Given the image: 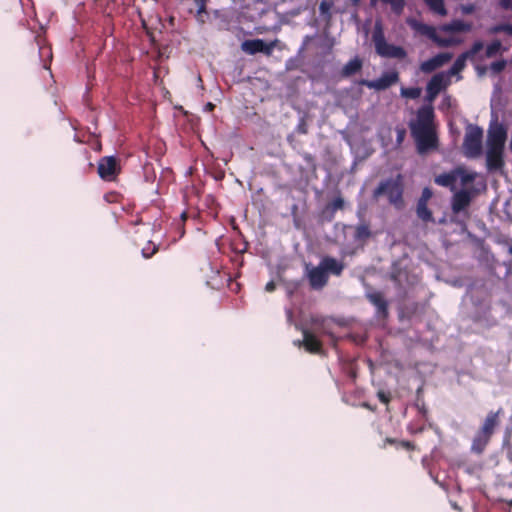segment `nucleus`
Wrapping results in <instances>:
<instances>
[{"label":"nucleus","mask_w":512,"mask_h":512,"mask_svg":"<svg viewBox=\"0 0 512 512\" xmlns=\"http://www.w3.org/2000/svg\"><path fill=\"white\" fill-rule=\"evenodd\" d=\"M398 442H399V440L394 439V438H390V437H387L384 440L385 444L394 445L396 448H398Z\"/></svg>","instance_id":"43"},{"label":"nucleus","mask_w":512,"mask_h":512,"mask_svg":"<svg viewBox=\"0 0 512 512\" xmlns=\"http://www.w3.org/2000/svg\"><path fill=\"white\" fill-rule=\"evenodd\" d=\"M302 345L306 349V351L310 353H320L322 350V343L321 341L309 330L304 329L303 330V341Z\"/></svg>","instance_id":"17"},{"label":"nucleus","mask_w":512,"mask_h":512,"mask_svg":"<svg viewBox=\"0 0 512 512\" xmlns=\"http://www.w3.org/2000/svg\"><path fill=\"white\" fill-rule=\"evenodd\" d=\"M450 84V80L444 73H437L431 77L426 86V100L432 102L438 94L446 89Z\"/></svg>","instance_id":"7"},{"label":"nucleus","mask_w":512,"mask_h":512,"mask_svg":"<svg viewBox=\"0 0 512 512\" xmlns=\"http://www.w3.org/2000/svg\"><path fill=\"white\" fill-rule=\"evenodd\" d=\"M484 45L482 41H475L471 48L465 52H463V55L467 58L472 60L477 53H479L483 49Z\"/></svg>","instance_id":"28"},{"label":"nucleus","mask_w":512,"mask_h":512,"mask_svg":"<svg viewBox=\"0 0 512 512\" xmlns=\"http://www.w3.org/2000/svg\"><path fill=\"white\" fill-rule=\"evenodd\" d=\"M298 132H299V133H302V134H306V133H307V128H306V126H305L304 124L299 125V126H298Z\"/></svg>","instance_id":"47"},{"label":"nucleus","mask_w":512,"mask_h":512,"mask_svg":"<svg viewBox=\"0 0 512 512\" xmlns=\"http://www.w3.org/2000/svg\"><path fill=\"white\" fill-rule=\"evenodd\" d=\"M371 236L370 228L367 224L358 225L355 229V239L358 241H365Z\"/></svg>","instance_id":"25"},{"label":"nucleus","mask_w":512,"mask_h":512,"mask_svg":"<svg viewBox=\"0 0 512 512\" xmlns=\"http://www.w3.org/2000/svg\"><path fill=\"white\" fill-rule=\"evenodd\" d=\"M508 252H509V254L512 255V240L510 241Z\"/></svg>","instance_id":"49"},{"label":"nucleus","mask_w":512,"mask_h":512,"mask_svg":"<svg viewBox=\"0 0 512 512\" xmlns=\"http://www.w3.org/2000/svg\"><path fill=\"white\" fill-rule=\"evenodd\" d=\"M505 502H506L509 506H512V498H511V499H505Z\"/></svg>","instance_id":"50"},{"label":"nucleus","mask_w":512,"mask_h":512,"mask_svg":"<svg viewBox=\"0 0 512 512\" xmlns=\"http://www.w3.org/2000/svg\"><path fill=\"white\" fill-rule=\"evenodd\" d=\"M502 48V44L499 40L492 41L485 50V57L492 58L496 56Z\"/></svg>","instance_id":"27"},{"label":"nucleus","mask_w":512,"mask_h":512,"mask_svg":"<svg viewBox=\"0 0 512 512\" xmlns=\"http://www.w3.org/2000/svg\"><path fill=\"white\" fill-rule=\"evenodd\" d=\"M452 59L450 53H439L436 56L424 61L420 65V69L423 73H431L436 69L442 67Z\"/></svg>","instance_id":"12"},{"label":"nucleus","mask_w":512,"mask_h":512,"mask_svg":"<svg viewBox=\"0 0 512 512\" xmlns=\"http://www.w3.org/2000/svg\"><path fill=\"white\" fill-rule=\"evenodd\" d=\"M408 23L416 32H418L421 35L426 36L433 42L437 43L439 46L450 45L449 41H447L443 38H440L437 35L436 29L433 26L425 24V23H420L416 20H411Z\"/></svg>","instance_id":"9"},{"label":"nucleus","mask_w":512,"mask_h":512,"mask_svg":"<svg viewBox=\"0 0 512 512\" xmlns=\"http://www.w3.org/2000/svg\"><path fill=\"white\" fill-rule=\"evenodd\" d=\"M97 171L102 180H114L121 171L118 158L115 156L102 157L98 162Z\"/></svg>","instance_id":"6"},{"label":"nucleus","mask_w":512,"mask_h":512,"mask_svg":"<svg viewBox=\"0 0 512 512\" xmlns=\"http://www.w3.org/2000/svg\"><path fill=\"white\" fill-rule=\"evenodd\" d=\"M507 132V127L498 121L497 116L490 121L486 140V165L490 171H497L505 164L504 149Z\"/></svg>","instance_id":"2"},{"label":"nucleus","mask_w":512,"mask_h":512,"mask_svg":"<svg viewBox=\"0 0 512 512\" xmlns=\"http://www.w3.org/2000/svg\"><path fill=\"white\" fill-rule=\"evenodd\" d=\"M401 95L409 99H416L421 95V89L418 87L402 88Z\"/></svg>","instance_id":"29"},{"label":"nucleus","mask_w":512,"mask_h":512,"mask_svg":"<svg viewBox=\"0 0 512 512\" xmlns=\"http://www.w3.org/2000/svg\"><path fill=\"white\" fill-rule=\"evenodd\" d=\"M435 114L432 106L418 109L416 119L409 123L411 136L416 144L418 154L424 155L437 150L439 139L435 125Z\"/></svg>","instance_id":"1"},{"label":"nucleus","mask_w":512,"mask_h":512,"mask_svg":"<svg viewBox=\"0 0 512 512\" xmlns=\"http://www.w3.org/2000/svg\"><path fill=\"white\" fill-rule=\"evenodd\" d=\"M362 68V60L358 57H355L348 61L343 69H342V75L345 77L352 76L359 72Z\"/></svg>","instance_id":"21"},{"label":"nucleus","mask_w":512,"mask_h":512,"mask_svg":"<svg viewBox=\"0 0 512 512\" xmlns=\"http://www.w3.org/2000/svg\"><path fill=\"white\" fill-rule=\"evenodd\" d=\"M303 158H304V160H305L307 163H311V164H312V163L314 162V157H313L311 154H309V153H305V154L303 155Z\"/></svg>","instance_id":"45"},{"label":"nucleus","mask_w":512,"mask_h":512,"mask_svg":"<svg viewBox=\"0 0 512 512\" xmlns=\"http://www.w3.org/2000/svg\"><path fill=\"white\" fill-rule=\"evenodd\" d=\"M483 129L478 125H468L463 141L465 156L476 158L482 153Z\"/></svg>","instance_id":"5"},{"label":"nucleus","mask_w":512,"mask_h":512,"mask_svg":"<svg viewBox=\"0 0 512 512\" xmlns=\"http://www.w3.org/2000/svg\"><path fill=\"white\" fill-rule=\"evenodd\" d=\"M181 217H182V219H186V213L185 212L182 213Z\"/></svg>","instance_id":"52"},{"label":"nucleus","mask_w":512,"mask_h":512,"mask_svg":"<svg viewBox=\"0 0 512 512\" xmlns=\"http://www.w3.org/2000/svg\"><path fill=\"white\" fill-rule=\"evenodd\" d=\"M460 170L453 169L450 172L439 174L435 177L434 182L442 187L450 188L451 190L455 189V183L459 178Z\"/></svg>","instance_id":"16"},{"label":"nucleus","mask_w":512,"mask_h":512,"mask_svg":"<svg viewBox=\"0 0 512 512\" xmlns=\"http://www.w3.org/2000/svg\"><path fill=\"white\" fill-rule=\"evenodd\" d=\"M399 81L397 71L385 72L375 80H362L361 84L377 91L385 90Z\"/></svg>","instance_id":"8"},{"label":"nucleus","mask_w":512,"mask_h":512,"mask_svg":"<svg viewBox=\"0 0 512 512\" xmlns=\"http://www.w3.org/2000/svg\"><path fill=\"white\" fill-rule=\"evenodd\" d=\"M321 266L329 276V274L340 276L345 268V265L343 262L338 261L337 259L325 256L320 261Z\"/></svg>","instance_id":"15"},{"label":"nucleus","mask_w":512,"mask_h":512,"mask_svg":"<svg viewBox=\"0 0 512 512\" xmlns=\"http://www.w3.org/2000/svg\"><path fill=\"white\" fill-rule=\"evenodd\" d=\"M417 217L425 223L434 222L432 211L428 208V203L417 202L416 205Z\"/></svg>","instance_id":"22"},{"label":"nucleus","mask_w":512,"mask_h":512,"mask_svg":"<svg viewBox=\"0 0 512 512\" xmlns=\"http://www.w3.org/2000/svg\"><path fill=\"white\" fill-rule=\"evenodd\" d=\"M456 170L461 171V173H459V178L461 179L462 185L470 184L475 180V174L467 173L463 167L458 166V167H456Z\"/></svg>","instance_id":"30"},{"label":"nucleus","mask_w":512,"mask_h":512,"mask_svg":"<svg viewBox=\"0 0 512 512\" xmlns=\"http://www.w3.org/2000/svg\"><path fill=\"white\" fill-rule=\"evenodd\" d=\"M507 66V61L504 59L492 62L490 65V70L493 74L501 73Z\"/></svg>","instance_id":"32"},{"label":"nucleus","mask_w":512,"mask_h":512,"mask_svg":"<svg viewBox=\"0 0 512 512\" xmlns=\"http://www.w3.org/2000/svg\"><path fill=\"white\" fill-rule=\"evenodd\" d=\"M468 59L462 54H460L455 62L453 63V65L451 66V68L449 69L448 71V75L449 76H453V75H457L459 74L462 70H464V68L466 67V61Z\"/></svg>","instance_id":"24"},{"label":"nucleus","mask_w":512,"mask_h":512,"mask_svg":"<svg viewBox=\"0 0 512 512\" xmlns=\"http://www.w3.org/2000/svg\"><path fill=\"white\" fill-rule=\"evenodd\" d=\"M403 192L402 176L398 174L395 178L381 181L374 189L372 198L377 201L381 196H386L391 205L400 209L404 205Z\"/></svg>","instance_id":"3"},{"label":"nucleus","mask_w":512,"mask_h":512,"mask_svg":"<svg viewBox=\"0 0 512 512\" xmlns=\"http://www.w3.org/2000/svg\"><path fill=\"white\" fill-rule=\"evenodd\" d=\"M241 48L244 52L254 55L256 53L270 54L272 46L266 44L262 39L245 40Z\"/></svg>","instance_id":"13"},{"label":"nucleus","mask_w":512,"mask_h":512,"mask_svg":"<svg viewBox=\"0 0 512 512\" xmlns=\"http://www.w3.org/2000/svg\"><path fill=\"white\" fill-rule=\"evenodd\" d=\"M377 397L383 404H388L391 400V394L382 390L378 391Z\"/></svg>","instance_id":"34"},{"label":"nucleus","mask_w":512,"mask_h":512,"mask_svg":"<svg viewBox=\"0 0 512 512\" xmlns=\"http://www.w3.org/2000/svg\"><path fill=\"white\" fill-rule=\"evenodd\" d=\"M372 41L374 43L376 53L381 57L402 60L407 56V52L403 47L387 43L380 22L375 23L372 33Z\"/></svg>","instance_id":"4"},{"label":"nucleus","mask_w":512,"mask_h":512,"mask_svg":"<svg viewBox=\"0 0 512 512\" xmlns=\"http://www.w3.org/2000/svg\"><path fill=\"white\" fill-rule=\"evenodd\" d=\"M471 193L469 190L462 189L453 195L451 208L454 213H459L469 206L471 202Z\"/></svg>","instance_id":"14"},{"label":"nucleus","mask_w":512,"mask_h":512,"mask_svg":"<svg viewBox=\"0 0 512 512\" xmlns=\"http://www.w3.org/2000/svg\"><path fill=\"white\" fill-rule=\"evenodd\" d=\"M477 72L480 76L484 75L486 73V67L477 66Z\"/></svg>","instance_id":"46"},{"label":"nucleus","mask_w":512,"mask_h":512,"mask_svg":"<svg viewBox=\"0 0 512 512\" xmlns=\"http://www.w3.org/2000/svg\"><path fill=\"white\" fill-rule=\"evenodd\" d=\"M275 287H276L275 283H274L273 281H269V282L266 284V286H265V290H266L267 292H272V291H274V290H275Z\"/></svg>","instance_id":"44"},{"label":"nucleus","mask_w":512,"mask_h":512,"mask_svg":"<svg viewBox=\"0 0 512 512\" xmlns=\"http://www.w3.org/2000/svg\"><path fill=\"white\" fill-rule=\"evenodd\" d=\"M500 411L501 410H499L497 412H493V411L489 412L484 420L483 425L478 430V432L491 438L494 433L495 428L499 424L498 416H499Z\"/></svg>","instance_id":"18"},{"label":"nucleus","mask_w":512,"mask_h":512,"mask_svg":"<svg viewBox=\"0 0 512 512\" xmlns=\"http://www.w3.org/2000/svg\"><path fill=\"white\" fill-rule=\"evenodd\" d=\"M194 1H195V3L197 4V7H198L197 14L200 15L202 13H205L208 0H194Z\"/></svg>","instance_id":"36"},{"label":"nucleus","mask_w":512,"mask_h":512,"mask_svg":"<svg viewBox=\"0 0 512 512\" xmlns=\"http://www.w3.org/2000/svg\"><path fill=\"white\" fill-rule=\"evenodd\" d=\"M391 279H392L393 281H397V277H396V275H395V274H392V275H391Z\"/></svg>","instance_id":"51"},{"label":"nucleus","mask_w":512,"mask_h":512,"mask_svg":"<svg viewBox=\"0 0 512 512\" xmlns=\"http://www.w3.org/2000/svg\"><path fill=\"white\" fill-rule=\"evenodd\" d=\"M158 251V246L149 241L145 247L142 248V255L144 258H151Z\"/></svg>","instance_id":"31"},{"label":"nucleus","mask_w":512,"mask_h":512,"mask_svg":"<svg viewBox=\"0 0 512 512\" xmlns=\"http://www.w3.org/2000/svg\"><path fill=\"white\" fill-rule=\"evenodd\" d=\"M461 11L465 15L472 14L475 11V6L473 4L462 5Z\"/></svg>","instance_id":"38"},{"label":"nucleus","mask_w":512,"mask_h":512,"mask_svg":"<svg viewBox=\"0 0 512 512\" xmlns=\"http://www.w3.org/2000/svg\"><path fill=\"white\" fill-rule=\"evenodd\" d=\"M490 439V437L477 431L472 441L471 450L477 454L483 453Z\"/></svg>","instance_id":"20"},{"label":"nucleus","mask_w":512,"mask_h":512,"mask_svg":"<svg viewBox=\"0 0 512 512\" xmlns=\"http://www.w3.org/2000/svg\"><path fill=\"white\" fill-rule=\"evenodd\" d=\"M367 300L376 308L377 315L382 318H386L389 314L388 302L384 297V294L380 291H372L366 293Z\"/></svg>","instance_id":"11"},{"label":"nucleus","mask_w":512,"mask_h":512,"mask_svg":"<svg viewBox=\"0 0 512 512\" xmlns=\"http://www.w3.org/2000/svg\"><path fill=\"white\" fill-rule=\"evenodd\" d=\"M425 4L429 7V9L441 16L447 15V10L445 8L444 0H423Z\"/></svg>","instance_id":"23"},{"label":"nucleus","mask_w":512,"mask_h":512,"mask_svg":"<svg viewBox=\"0 0 512 512\" xmlns=\"http://www.w3.org/2000/svg\"><path fill=\"white\" fill-rule=\"evenodd\" d=\"M432 195H433L432 190L429 187H425L422 190L421 196L417 202L428 203V201L432 198Z\"/></svg>","instance_id":"33"},{"label":"nucleus","mask_w":512,"mask_h":512,"mask_svg":"<svg viewBox=\"0 0 512 512\" xmlns=\"http://www.w3.org/2000/svg\"><path fill=\"white\" fill-rule=\"evenodd\" d=\"M334 5L333 0H322L319 5L320 15L326 19L331 18V9Z\"/></svg>","instance_id":"26"},{"label":"nucleus","mask_w":512,"mask_h":512,"mask_svg":"<svg viewBox=\"0 0 512 512\" xmlns=\"http://www.w3.org/2000/svg\"><path fill=\"white\" fill-rule=\"evenodd\" d=\"M308 280L312 289L320 290L327 285L329 277L319 263L318 266L309 270Z\"/></svg>","instance_id":"10"},{"label":"nucleus","mask_w":512,"mask_h":512,"mask_svg":"<svg viewBox=\"0 0 512 512\" xmlns=\"http://www.w3.org/2000/svg\"><path fill=\"white\" fill-rule=\"evenodd\" d=\"M399 448H402V449H405L408 451H412L415 449V445L412 442L407 441V440H399L397 449H399Z\"/></svg>","instance_id":"35"},{"label":"nucleus","mask_w":512,"mask_h":512,"mask_svg":"<svg viewBox=\"0 0 512 512\" xmlns=\"http://www.w3.org/2000/svg\"><path fill=\"white\" fill-rule=\"evenodd\" d=\"M499 4L502 9L509 10V8L512 4V0H500Z\"/></svg>","instance_id":"40"},{"label":"nucleus","mask_w":512,"mask_h":512,"mask_svg":"<svg viewBox=\"0 0 512 512\" xmlns=\"http://www.w3.org/2000/svg\"><path fill=\"white\" fill-rule=\"evenodd\" d=\"M213 108H214V105L212 103L206 104V110L211 111V110H213Z\"/></svg>","instance_id":"48"},{"label":"nucleus","mask_w":512,"mask_h":512,"mask_svg":"<svg viewBox=\"0 0 512 512\" xmlns=\"http://www.w3.org/2000/svg\"><path fill=\"white\" fill-rule=\"evenodd\" d=\"M503 33L512 36V24L503 23Z\"/></svg>","instance_id":"42"},{"label":"nucleus","mask_w":512,"mask_h":512,"mask_svg":"<svg viewBox=\"0 0 512 512\" xmlns=\"http://www.w3.org/2000/svg\"><path fill=\"white\" fill-rule=\"evenodd\" d=\"M406 131L405 129H399L397 130V142L401 143L405 137Z\"/></svg>","instance_id":"41"},{"label":"nucleus","mask_w":512,"mask_h":512,"mask_svg":"<svg viewBox=\"0 0 512 512\" xmlns=\"http://www.w3.org/2000/svg\"><path fill=\"white\" fill-rule=\"evenodd\" d=\"M472 29V24L462 20H453L442 26V30L449 33L469 32Z\"/></svg>","instance_id":"19"},{"label":"nucleus","mask_w":512,"mask_h":512,"mask_svg":"<svg viewBox=\"0 0 512 512\" xmlns=\"http://www.w3.org/2000/svg\"><path fill=\"white\" fill-rule=\"evenodd\" d=\"M344 207V200L341 197H337L332 202L333 210H339Z\"/></svg>","instance_id":"37"},{"label":"nucleus","mask_w":512,"mask_h":512,"mask_svg":"<svg viewBox=\"0 0 512 512\" xmlns=\"http://www.w3.org/2000/svg\"><path fill=\"white\" fill-rule=\"evenodd\" d=\"M502 32H503V23L502 24H497L495 26H492L489 29V33L490 34H497V33H502Z\"/></svg>","instance_id":"39"}]
</instances>
